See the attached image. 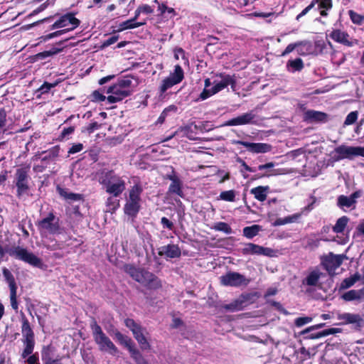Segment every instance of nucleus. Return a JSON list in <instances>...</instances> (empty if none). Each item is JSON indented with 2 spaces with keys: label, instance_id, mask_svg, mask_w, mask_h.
<instances>
[{
  "label": "nucleus",
  "instance_id": "nucleus-27",
  "mask_svg": "<svg viewBox=\"0 0 364 364\" xmlns=\"http://www.w3.org/2000/svg\"><path fill=\"white\" fill-rule=\"evenodd\" d=\"M321 275L322 273L318 269H314L306 276L303 284L308 286H316Z\"/></svg>",
  "mask_w": 364,
  "mask_h": 364
},
{
  "label": "nucleus",
  "instance_id": "nucleus-21",
  "mask_svg": "<svg viewBox=\"0 0 364 364\" xmlns=\"http://www.w3.org/2000/svg\"><path fill=\"white\" fill-rule=\"evenodd\" d=\"M235 144H240L247 148V149L252 153H267L271 151L272 146L266 143H251L244 141H235Z\"/></svg>",
  "mask_w": 364,
  "mask_h": 364
},
{
  "label": "nucleus",
  "instance_id": "nucleus-18",
  "mask_svg": "<svg viewBox=\"0 0 364 364\" xmlns=\"http://www.w3.org/2000/svg\"><path fill=\"white\" fill-rule=\"evenodd\" d=\"M330 38L335 42L351 47L358 43L357 40L351 38L348 33L341 29L333 28L329 33Z\"/></svg>",
  "mask_w": 364,
  "mask_h": 364
},
{
  "label": "nucleus",
  "instance_id": "nucleus-9",
  "mask_svg": "<svg viewBox=\"0 0 364 364\" xmlns=\"http://www.w3.org/2000/svg\"><path fill=\"white\" fill-rule=\"evenodd\" d=\"M228 85L231 86L233 91L236 87V79L235 75L226 73H217L214 75L213 81V90L209 92V95H215L226 88Z\"/></svg>",
  "mask_w": 364,
  "mask_h": 364
},
{
  "label": "nucleus",
  "instance_id": "nucleus-48",
  "mask_svg": "<svg viewBox=\"0 0 364 364\" xmlns=\"http://www.w3.org/2000/svg\"><path fill=\"white\" fill-rule=\"evenodd\" d=\"M108 211H114L119 207V203L113 197H109L106 202Z\"/></svg>",
  "mask_w": 364,
  "mask_h": 364
},
{
  "label": "nucleus",
  "instance_id": "nucleus-64",
  "mask_svg": "<svg viewBox=\"0 0 364 364\" xmlns=\"http://www.w3.org/2000/svg\"><path fill=\"white\" fill-rule=\"evenodd\" d=\"M274 166V164L273 162H269V163H267L265 164L259 165L257 167V169L259 170V171H262V170H264V169L269 170V169L272 168Z\"/></svg>",
  "mask_w": 364,
  "mask_h": 364
},
{
  "label": "nucleus",
  "instance_id": "nucleus-32",
  "mask_svg": "<svg viewBox=\"0 0 364 364\" xmlns=\"http://www.w3.org/2000/svg\"><path fill=\"white\" fill-rule=\"evenodd\" d=\"M349 222V218L347 216H342L339 218L333 227V231L335 233H343L348 223Z\"/></svg>",
  "mask_w": 364,
  "mask_h": 364
},
{
  "label": "nucleus",
  "instance_id": "nucleus-36",
  "mask_svg": "<svg viewBox=\"0 0 364 364\" xmlns=\"http://www.w3.org/2000/svg\"><path fill=\"white\" fill-rule=\"evenodd\" d=\"M260 230V226L257 225L245 227L243 229V235L247 238L251 239L256 236L259 233Z\"/></svg>",
  "mask_w": 364,
  "mask_h": 364
},
{
  "label": "nucleus",
  "instance_id": "nucleus-47",
  "mask_svg": "<svg viewBox=\"0 0 364 364\" xmlns=\"http://www.w3.org/2000/svg\"><path fill=\"white\" fill-rule=\"evenodd\" d=\"M136 340L137 341L138 343L140 346V348L142 350H149V349H150L151 346H150L149 343L148 342L147 338H146V337L144 333L142 336H140Z\"/></svg>",
  "mask_w": 364,
  "mask_h": 364
},
{
  "label": "nucleus",
  "instance_id": "nucleus-7",
  "mask_svg": "<svg viewBox=\"0 0 364 364\" xmlns=\"http://www.w3.org/2000/svg\"><path fill=\"white\" fill-rule=\"evenodd\" d=\"M332 154V158L335 161L343 159L353 160L357 156L364 157V146H351L342 144L336 147Z\"/></svg>",
  "mask_w": 364,
  "mask_h": 364
},
{
  "label": "nucleus",
  "instance_id": "nucleus-58",
  "mask_svg": "<svg viewBox=\"0 0 364 364\" xmlns=\"http://www.w3.org/2000/svg\"><path fill=\"white\" fill-rule=\"evenodd\" d=\"M299 45H300V43H299L289 44L285 48V50L282 52L281 55L285 56L288 55L289 53H291Z\"/></svg>",
  "mask_w": 364,
  "mask_h": 364
},
{
  "label": "nucleus",
  "instance_id": "nucleus-24",
  "mask_svg": "<svg viewBox=\"0 0 364 364\" xmlns=\"http://www.w3.org/2000/svg\"><path fill=\"white\" fill-rule=\"evenodd\" d=\"M303 119L308 123L323 122L327 120V114L322 112L309 109L304 112Z\"/></svg>",
  "mask_w": 364,
  "mask_h": 364
},
{
  "label": "nucleus",
  "instance_id": "nucleus-39",
  "mask_svg": "<svg viewBox=\"0 0 364 364\" xmlns=\"http://www.w3.org/2000/svg\"><path fill=\"white\" fill-rule=\"evenodd\" d=\"M132 358L138 363V364H147V362L145 360L141 353L137 350L134 346L129 350Z\"/></svg>",
  "mask_w": 364,
  "mask_h": 364
},
{
  "label": "nucleus",
  "instance_id": "nucleus-38",
  "mask_svg": "<svg viewBox=\"0 0 364 364\" xmlns=\"http://www.w3.org/2000/svg\"><path fill=\"white\" fill-rule=\"evenodd\" d=\"M204 85V90L200 95V99H201L202 100H206L207 98L213 95H209V92H210L213 90V82H211L210 79H205Z\"/></svg>",
  "mask_w": 364,
  "mask_h": 364
},
{
  "label": "nucleus",
  "instance_id": "nucleus-61",
  "mask_svg": "<svg viewBox=\"0 0 364 364\" xmlns=\"http://www.w3.org/2000/svg\"><path fill=\"white\" fill-rule=\"evenodd\" d=\"M161 223L164 228H168L171 230L173 228V224L166 217H163L161 220Z\"/></svg>",
  "mask_w": 364,
  "mask_h": 364
},
{
  "label": "nucleus",
  "instance_id": "nucleus-3",
  "mask_svg": "<svg viewBox=\"0 0 364 364\" xmlns=\"http://www.w3.org/2000/svg\"><path fill=\"white\" fill-rule=\"evenodd\" d=\"M124 270L129 274L135 281L148 285L150 288L160 287V281L151 272L144 269L136 268L132 264H126L124 266Z\"/></svg>",
  "mask_w": 364,
  "mask_h": 364
},
{
  "label": "nucleus",
  "instance_id": "nucleus-16",
  "mask_svg": "<svg viewBox=\"0 0 364 364\" xmlns=\"http://www.w3.org/2000/svg\"><path fill=\"white\" fill-rule=\"evenodd\" d=\"M3 274L9 287L11 306L16 312H18V304L17 302L16 296L17 286L15 282V279L11 272L7 269H4Z\"/></svg>",
  "mask_w": 364,
  "mask_h": 364
},
{
  "label": "nucleus",
  "instance_id": "nucleus-19",
  "mask_svg": "<svg viewBox=\"0 0 364 364\" xmlns=\"http://www.w3.org/2000/svg\"><path fill=\"white\" fill-rule=\"evenodd\" d=\"M241 252L244 255H257L271 257L273 255L274 250L269 247H264L262 246L250 242L245 245L244 247L241 250Z\"/></svg>",
  "mask_w": 364,
  "mask_h": 364
},
{
  "label": "nucleus",
  "instance_id": "nucleus-45",
  "mask_svg": "<svg viewBox=\"0 0 364 364\" xmlns=\"http://www.w3.org/2000/svg\"><path fill=\"white\" fill-rule=\"evenodd\" d=\"M60 195L63 196L67 200H80L82 199V196L78 193H68L63 190L60 191Z\"/></svg>",
  "mask_w": 364,
  "mask_h": 364
},
{
  "label": "nucleus",
  "instance_id": "nucleus-1",
  "mask_svg": "<svg viewBox=\"0 0 364 364\" xmlns=\"http://www.w3.org/2000/svg\"><path fill=\"white\" fill-rule=\"evenodd\" d=\"M105 191L113 197L119 196L126 188L125 180L113 171H103L98 178Z\"/></svg>",
  "mask_w": 364,
  "mask_h": 364
},
{
  "label": "nucleus",
  "instance_id": "nucleus-17",
  "mask_svg": "<svg viewBox=\"0 0 364 364\" xmlns=\"http://www.w3.org/2000/svg\"><path fill=\"white\" fill-rule=\"evenodd\" d=\"M257 122V116L252 110L228 120L225 122V125L241 126L245 124H256Z\"/></svg>",
  "mask_w": 364,
  "mask_h": 364
},
{
  "label": "nucleus",
  "instance_id": "nucleus-23",
  "mask_svg": "<svg viewBox=\"0 0 364 364\" xmlns=\"http://www.w3.org/2000/svg\"><path fill=\"white\" fill-rule=\"evenodd\" d=\"M337 318L342 321L341 324H353L357 327H361L363 323V319L359 314L351 313L338 314Z\"/></svg>",
  "mask_w": 364,
  "mask_h": 364
},
{
  "label": "nucleus",
  "instance_id": "nucleus-10",
  "mask_svg": "<svg viewBox=\"0 0 364 364\" xmlns=\"http://www.w3.org/2000/svg\"><path fill=\"white\" fill-rule=\"evenodd\" d=\"M9 255L11 257L19 260H22L33 267L38 268L43 267V264L41 259L25 248L16 247L10 250Z\"/></svg>",
  "mask_w": 364,
  "mask_h": 364
},
{
  "label": "nucleus",
  "instance_id": "nucleus-26",
  "mask_svg": "<svg viewBox=\"0 0 364 364\" xmlns=\"http://www.w3.org/2000/svg\"><path fill=\"white\" fill-rule=\"evenodd\" d=\"M269 189V187L268 186H259L252 188L250 190V193L252 194L257 200L263 202L267 199Z\"/></svg>",
  "mask_w": 364,
  "mask_h": 364
},
{
  "label": "nucleus",
  "instance_id": "nucleus-14",
  "mask_svg": "<svg viewBox=\"0 0 364 364\" xmlns=\"http://www.w3.org/2000/svg\"><path fill=\"white\" fill-rule=\"evenodd\" d=\"M183 70L181 67L179 65H175L173 72L162 80L159 87L160 92L163 94L175 85L180 83L183 80Z\"/></svg>",
  "mask_w": 364,
  "mask_h": 364
},
{
  "label": "nucleus",
  "instance_id": "nucleus-2",
  "mask_svg": "<svg viewBox=\"0 0 364 364\" xmlns=\"http://www.w3.org/2000/svg\"><path fill=\"white\" fill-rule=\"evenodd\" d=\"M132 78L124 77L119 79L106 91L107 94V102L109 104L117 103L123 100L132 93Z\"/></svg>",
  "mask_w": 364,
  "mask_h": 364
},
{
  "label": "nucleus",
  "instance_id": "nucleus-28",
  "mask_svg": "<svg viewBox=\"0 0 364 364\" xmlns=\"http://www.w3.org/2000/svg\"><path fill=\"white\" fill-rule=\"evenodd\" d=\"M364 296V290H349L344 293L341 298L346 301H352L355 300H360Z\"/></svg>",
  "mask_w": 364,
  "mask_h": 364
},
{
  "label": "nucleus",
  "instance_id": "nucleus-33",
  "mask_svg": "<svg viewBox=\"0 0 364 364\" xmlns=\"http://www.w3.org/2000/svg\"><path fill=\"white\" fill-rule=\"evenodd\" d=\"M245 301L242 299H237L230 304L224 306V309L230 311H238L244 308Z\"/></svg>",
  "mask_w": 364,
  "mask_h": 364
},
{
  "label": "nucleus",
  "instance_id": "nucleus-59",
  "mask_svg": "<svg viewBox=\"0 0 364 364\" xmlns=\"http://www.w3.org/2000/svg\"><path fill=\"white\" fill-rule=\"evenodd\" d=\"M324 326H325L324 323H318V324H316V325L311 326L310 327L306 328L304 331H302L301 332V335H305L306 333H309L311 331H314V330H316V329L321 328Z\"/></svg>",
  "mask_w": 364,
  "mask_h": 364
},
{
  "label": "nucleus",
  "instance_id": "nucleus-34",
  "mask_svg": "<svg viewBox=\"0 0 364 364\" xmlns=\"http://www.w3.org/2000/svg\"><path fill=\"white\" fill-rule=\"evenodd\" d=\"M316 4H318V9L320 10V14L322 16H327V11L332 8L331 0H318Z\"/></svg>",
  "mask_w": 364,
  "mask_h": 364
},
{
  "label": "nucleus",
  "instance_id": "nucleus-15",
  "mask_svg": "<svg viewBox=\"0 0 364 364\" xmlns=\"http://www.w3.org/2000/svg\"><path fill=\"white\" fill-rule=\"evenodd\" d=\"M345 258L344 255H334L329 252L321 258V264L329 274H334L335 271L341 265Z\"/></svg>",
  "mask_w": 364,
  "mask_h": 364
},
{
  "label": "nucleus",
  "instance_id": "nucleus-11",
  "mask_svg": "<svg viewBox=\"0 0 364 364\" xmlns=\"http://www.w3.org/2000/svg\"><path fill=\"white\" fill-rule=\"evenodd\" d=\"M37 227L41 234H57L60 233L59 218L53 213L48 215L37 223Z\"/></svg>",
  "mask_w": 364,
  "mask_h": 364
},
{
  "label": "nucleus",
  "instance_id": "nucleus-43",
  "mask_svg": "<svg viewBox=\"0 0 364 364\" xmlns=\"http://www.w3.org/2000/svg\"><path fill=\"white\" fill-rule=\"evenodd\" d=\"M214 229L217 231H221L226 234L232 233V229L228 223L224 222H219L215 223Z\"/></svg>",
  "mask_w": 364,
  "mask_h": 364
},
{
  "label": "nucleus",
  "instance_id": "nucleus-49",
  "mask_svg": "<svg viewBox=\"0 0 364 364\" xmlns=\"http://www.w3.org/2000/svg\"><path fill=\"white\" fill-rule=\"evenodd\" d=\"M312 321V318L309 316L299 317L295 319L294 324L297 327H301Z\"/></svg>",
  "mask_w": 364,
  "mask_h": 364
},
{
  "label": "nucleus",
  "instance_id": "nucleus-25",
  "mask_svg": "<svg viewBox=\"0 0 364 364\" xmlns=\"http://www.w3.org/2000/svg\"><path fill=\"white\" fill-rule=\"evenodd\" d=\"M124 324L127 328H129L132 331L135 339L139 338L140 336H142L146 331L145 329L142 328L139 324L136 323L132 318L125 319Z\"/></svg>",
  "mask_w": 364,
  "mask_h": 364
},
{
  "label": "nucleus",
  "instance_id": "nucleus-44",
  "mask_svg": "<svg viewBox=\"0 0 364 364\" xmlns=\"http://www.w3.org/2000/svg\"><path fill=\"white\" fill-rule=\"evenodd\" d=\"M348 14L352 22L357 25H361L364 21V16H361L353 10L348 11Z\"/></svg>",
  "mask_w": 364,
  "mask_h": 364
},
{
  "label": "nucleus",
  "instance_id": "nucleus-37",
  "mask_svg": "<svg viewBox=\"0 0 364 364\" xmlns=\"http://www.w3.org/2000/svg\"><path fill=\"white\" fill-rule=\"evenodd\" d=\"M58 85V82L54 83H49L48 82H45L36 91V97L40 98L42 95L48 93L50 89L55 87Z\"/></svg>",
  "mask_w": 364,
  "mask_h": 364
},
{
  "label": "nucleus",
  "instance_id": "nucleus-51",
  "mask_svg": "<svg viewBox=\"0 0 364 364\" xmlns=\"http://www.w3.org/2000/svg\"><path fill=\"white\" fill-rule=\"evenodd\" d=\"M158 10L160 11L161 14H164L167 12L172 16H175L176 13L173 8L168 7L166 4H161L159 5Z\"/></svg>",
  "mask_w": 364,
  "mask_h": 364
},
{
  "label": "nucleus",
  "instance_id": "nucleus-4",
  "mask_svg": "<svg viewBox=\"0 0 364 364\" xmlns=\"http://www.w3.org/2000/svg\"><path fill=\"white\" fill-rule=\"evenodd\" d=\"M91 329L94 341L97 344L100 350L107 352L112 355H116L118 353L117 348L95 321L91 324Z\"/></svg>",
  "mask_w": 364,
  "mask_h": 364
},
{
  "label": "nucleus",
  "instance_id": "nucleus-50",
  "mask_svg": "<svg viewBox=\"0 0 364 364\" xmlns=\"http://www.w3.org/2000/svg\"><path fill=\"white\" fill-rule=\"evenodd\" d=\"M357 118H358V112H351L347 115V117L345 119V122H344V124L345 125L352 124L357 120Z\"/></svg>",
  "mask_w": 364,
  "mask_h": 364
},
{
  "label": "nucleus",
  "instance_id": "nucleus-31",
  "mask_svg": "<svg viewBox=\"0 0 364 364\" xmlns=\"http://www.w3.org/2000/svg\"><path fill=\"white\" fill-rule=\"evenodd\" d=\"M301 217V213H295L291 215H289L284 218H278L277 219L274 223V226H280L284 225L288 223H292L296 222Z\"/></svg>",
  "mask_w": 364,
  "mask_h": 364
},
{
  "label": "nucleus",
  "instance_id": "nucleus-54",
  "mask_svg": "<svg viewBox=\"0 0 364 364\" xmlns=\"http://www.w3.org/2000/svg\"><path fill=\"white\" fill-rule=\"evenodd\" d=\"M75 131L74 127H69L68 128H64L60 135V138L61 139H67L68 136L72 134Z\"/></svg>",
  "mask_w": 364,
  "mask_h": 364
},
{
  "label": "nucleus",
  "instance_id": "nucleus-53",
  "mask_svg": "<svg viewBox=\"0 0 364 364\" xmlns=\"http://www.w3.org/2000/svg\"><path fill=\"white\" fill-rule=\"evenodd\" d=\"M25 360L28 364H40L38 353L28 355Z\"/></svg>",
  "mask_w": 364,
  "mask_h": 364
},
{
  "label": "nucleus",
  "instance_id": "nucleus-13",
  "mask_svg": "<svg viewBox=\"0 0 364 364\" xmlns=\"http://www.w3.org/2000/svg\"><path fill=\"white\" fill-rule=\"evenodd\" d=\"M220 284L226 287H240L247 286L250 279L236 272H228L220 277Z\"/></svg>",
  "mask_w": 364,
  "mask_h": 364
},
{
  "label": "nucleus",
  "instance_id": "nucleus-63",
  "mask_svg": "<svg viewBox=\"0 0 364 364\" xmlns=\"http://www.w3.org/2000/svg\"><path fill=\"white\" fill-rule=\"evenodd\" d=\"M6 123V114L4 109H0V128L5 127Z\"/></svg>",
  "mask_w": 364,
  "mask_h": 364
},
{
  "label": "nucleus",
  "instance_id": "nucleus-40",
  "mask_svg": "<svg viewBox=\"0 0 364 364\" xmlns=\"http://www.w3.org/2000/svg\"><path fill=\"white\" fill-rule=\"evenodd\" d=\"M115 337L120 342V343L124 345L127 348L128 350H129L130 348H132L134 346L132 339L128 338L126 336H124L120 332H119V331L116 332Z\"/></svg>",
  "mask_w": 364,
  "mask_h": 364
},
{
  "label": "nucleus",
  "instance_id": "nucleus-42",
  "mask_svg": "<svg viewBox=\"0 0 364 364\" xmlns=\"http://www.w3.org/2000/svg\"><path fill=\"white\" fill-rule=\"evenodd\" d=\"M236 193L234 190L222 191L220 193L219 199L228 202H234L235 200Z\"/></svg>",
  "mask_w": 364,
  "mask_h": 364
},
{
  "label": "nucleus",
  "instance_id": "nucleus-56",
  "mask_svg": "<svg viewBox=\"0 0 364 364\" xmlns=\"http://www.w3.org/2000/svg\"><path fill=\"white\" fill-rule=\"evenodd\" d=\"M141 14H151L154 12V9L148 4H142L138 6Z\"/></svg>",
  "mask_w": 364,
  "mask_h": 364
},
{
  "label": "nucleus",
  "instance_id": "nucleus-22",
  "mask_svg": "<svg viewBox=\"0 0 364 364\" xmlns=\"http://www.w3.org/2000/svg\"><path fill=\"white\" fill-rule=\"evenodd\" d=\"M159 255L167 259L178 258L181 255V251L177 245L168 244L159 248Z\"/></svg>",
  "mask_w": 364,
  "mask_h": 364
},
{
  "label": "nucleus",
  "instance_id": "nucleus-57",
  "mask_svg": "<svg viewBox=\"0 0 364 364\" xmlns=\"http://www.w3.org/2000/svg\"><path fill=\"white\" fill-rule=\"evenodd\" d=\"M82 149H83L82 144L78 143V144H73L70 148V149L68 151V154H74L78 153V152L81 151L82 150Z\"/></svg>",
  "mask_w": 364,
  "mask_h": 364
},
{
  "label": "nucleus",
  "instance_id": "nucleus-46",
  "mask_svg": "<svg viewBox=\"0 0 364 364\" xmlns=\"http://www.w3.org/2000/svg\"><path fill=\"white\" fill-rule=\"evenodd\" d=\"M59 51H60V49L53 48L50 50H46V51L38 53L36 55V58L37 59H45L46 58H48L50 56L57 54Z\"/></svg>",
  "mask_w": 364,
  "mask_h": 364
},
{
  "label": "nucleus",
  "instance_id": "nucleus-35",
  "mask_svg": "<svg viewBox=\"0 0 364 364\" xmlns=\"http://www.w3.org/2000/svg\"><path fill=\"white\" fill-rule=\"evenodd\" d=\"M360 275L358 273H356L348 278H346L341 282L340 289H348L350 287L353 286L356 282L360 280Z\"/></svg>",
  "mask_w": 364,
  "mask_h": 364
},
{
  "label": "nucleus",
  "instance_id": "nucleus-60",
  "mask_svg": "<svg viewBox=\"0 0 364 364\" xmlns=\"http://www.w3.org/2000/svg\"><path fill=\"white\" fill-rule=\"evenodd\" d=\"M118 38H119V37L117 36H111L102 43V46L103 48L108 47V46L114 44V43H116L117 41Z\"/></svg>",
  "mask_w": 364,
  "mask_h": 364
},
{
  "label": "nucleus",
  "instance_id": "nucleus-62",
  "mask_svg": "<svg viewBox=\"0 0 364 364\" xmlns=\"http://www.w3.org/2000/svg\"><path fill=\"white\" fill-rule=\"evenodd\" d=\"M93 97L95 98V100L97 101H100V102H103V101H106V104L107 103V97L106 96H105L104 95H102V93H100V92L98 91H95L93 92Z\"/></svg>",
  "mask_w": 364,
  "mask_h": 364
},
{
  "label": "nucleus",
  "instance_id": "nucleus-20",
  "mask_svg": "<svg viewBox=\"0 0 364 364\" xmlns=\"http://www.w3.org/2000/svg\"><path fill=\"white\" fill-rule=\"evenodd\" d=\"M360 196V191H355L349 196L341 195L337 198V205L344 211L348 209L353 210L355 208L356 199Z\"/></svg>",
  "mask_w": 364,
  "mask_h": 364
},
{
  "label": "nucleus",
  "instance_id": "nucleus-8",
  "mask_svg": "<svg viewBox=\"0 0 364 364\" xmlns=\"http://www.w3.org/2000/svg\"><path fill=\"white\" fill-rule=\"evenodd\" d=\"M141 192L142 188L139 185L135 184L132 187L129 194V199L124 205V212L126 214L134 216L139 212Z\"/></svg>",
  "mask_w": 364,
  "mask_h": 364
},
{
  "label": "nucleus",
  "instance_id": "nucleus-5",
  "mask_svg": "<svg viewBox=\"0 0 364 364\" xmlns=\"http://www.w3.org/2000/svg\"><path fill=\"white\" fill-rule=\"evenodd\" d=\"M80 20L74 16L71 13L66 14L62 16L58 21H56L52 26L51 29L58 28H63L68 26L71 27L60 31H57L53 33H49L45 36V40H49L58 36H60L69 31H72L80 25Z\"/></svg>",
  "mask_w": 364,
  "mask_h": 364
},
{
  "label": "nucleus",
  "instance_id": "nucleus-29",
  "mask_svg": "<svg viewBox=\"0 0 364 364\" xmlns=\"http://www.w3.org/2000/svg\"><path fill=\"white\" fill-rule=\"evenodd\" d=\"M286 67L287 71L290 73L301 71L304 68V62L299 58L294 60H289L287 63Z\"/></svg>",
  "mask_w": 364,
  "mask_h": 364
},
{
  "label": "nucleus",
  "instance_id": "nucleus-12",
  "mask_svg": "<svg viewBox=\"0 0 364 364\" xmlns=\"http://www.w3.org/2000/svg\"><path fill=\"white\" fill-rule=\"evenodd\" d=\"M29 166L18 168L15 173V183L17 188V196L21 198L28 189Z\"/></svg>",
  "mask_w": 364,
  "mask_h": 364
},
{
  "label": "nucleus",
  "instance_id": "nucleus-55",
  "mask_svg": "<svg viewBox=\"0 0 364 364\" xmlns=\"http://www.w3.org/2000/svg\"><path fill=\"white\" fill-rule=\"evenodd\" d=\"M341 331V329H340V328H328V329H325V330L321 331L320 335L318 336L325 337L328 335L340 333Z\"/></svg>",
  "mask_w": 364,
  "mask_h": 364
},
{
  "label": "nucleus",
  "instance_id": "nucleus-6",
  "mask_svg": "<svg viewBox=\"0 0 364 364\" xmlns=\"http://www.w3.org/2000/svg\"><path fill=\"white\" fill-rule=\"evenodd\" d=\"M21 333L23 336L22 343L23 345L21 358L26 359L28 355L33 354V353L36 343L34 333L28 319L25 317L22 318Z\"/></svg>",
  "mask_w": 364,
  "mask_h": 364
},
{
  "label": "nucleus",
  "instance_id": "nucleus-52",
  "mask_svg": "<svg viewBox=\"0 0 364 364\" xmlns=\"http://www.w3.org/2000/svg\"><path fill=\"white\" fill-rule=\"evenodd\" d=\"M317 1L318 0H313L308 6H306L299 14L296 16V20L299 21L302 16H305L311 9L314 7Z\"/></svg>",
  "mask_w": 364,
  "mask_h": 364
},
{
  "label": "nucleus",
  "instance_id": "nucleus-41",
  "mask_svg": "<svg viewBox=\"0 0 364 364\" xmlns=\"http://www.w3.org/2000/svg\"><path fill=\"white\" fill-rule=\"evenodd\" d=\"M181 181L180 179L175 180L173 182H171V183L169 186L168 191L171 193H175L178 196H181L183 194L182 190H181Z\"/></svg>",
  "mask_w": 364,
  "mask_h": 364
},
{
  "label": "nucleus",
  "instance_id": "nucleus-30",
  "mask_svg": "<svg viewBox=\"0 0 364 364\" xmlns=\"http://www.w3.org/2000/svg\"><path fill=\"white\" fill-rule=\"evenodd\" d=\"M146 24V21L144 22H134V20L131 18L123 21L119 24L118 31H122L128 29H134Z\"/></svg>",
  "mask_w": 364,
  "mask_h": 364
}]
</instances>
